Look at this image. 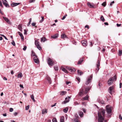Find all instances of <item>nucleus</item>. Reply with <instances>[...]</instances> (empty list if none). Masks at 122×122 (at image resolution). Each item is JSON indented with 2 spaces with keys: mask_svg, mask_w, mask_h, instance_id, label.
<instances>
[{
  "mask_svg": "<svg viewBox=\"0 0 122 122\" xmlns=\"http://www.w3.org/2000/svg\"><path fill=\"white\" fill-rule=\"evenodd\" d=\"M85 28H87L88 29H89V26L88 25H86L85 26Z\"/></svg>",
  "mask_w": 122,
  "mask_h": 122,
  "instance_id": "nucleus-60",
  "label": "nucleus"
},
{
  "mask_svg": "<svg viewBox=\"0 0 122 122\" xmlns=\"http://www.w3.org/2000/svg\"><path fill=\"white\" fill-rule=\"evenodd\" d=\"M64 116L61 117L60 122H64Z\"/></svg>",
  "mask_w": 122,
  "mask_h": 122,
  "instance_id": "nucleus-24",
  "label": "nucleus"
},
{
  "mask_svg": "<svg viewBox=\"0 0 122 122\" xmlns=\"http://www.w3.org/2000/svg\"><path fill=\"white\" fill-rule=\"evenodd\" d=\"M90 88H91L89 87H88L85 89V91L86 92H85L86 94L90 90Z\"/></svg>",
  "mask_w": 122,
  "mask_h": 122,
  "instance_id": "nucleus-18",
  "label": "nucleus"
},
{
  "mask_svg": "<svg viewBox=\"0 0 122 122\" xmlns=\"http://www.w3.org/2000/svg\"><path fill=\"white\" fill-rule=\"evenodd\" d=\"M18 33L19 35L20 36L21 39L23 41L24 40V37L23 34L20 32H18Z\"/></svg>",
  "mask_w": 122,
  "mask_h": 122,
  "instance_id": "nucleus-15",
  "label": "nucleus"
},
{
  "mask_svg": "<svg viewBox=\"0 0 122 122\" xmlns=\"http://www.w3.org/2000/svg\"><path fill=\"white\" fill-rule=\"evenodd\" d=\"M78 74V75L81 76L83 74V72L80 70H78L77 71Z\"/></svg>",
  "mask_w": 122,
  "mask_h": 122,
  "instance_id": "nucleus-22",
  "label": "nucleus"
},
{
  "mask_svg": "<svg viewBox=\"0 0 122 122\" xmlns=\"http://www.w3.org/2000/svg\"><path fill=\"white\" fill-rule=\"evenodd\" d=\"M58 36V34H56L53 36H51V37L53 38L54 39H55L57 38Z\"/></svg>",
  "mask_w": 122,
  "mask_h": 122,
  "instance_id": "nucleus-19",
  "label": "nucleus"
},
{
  "mask_svg": "<svg viewBox=\"0 0 122 122\" xmlns=\"http://www.w3.org/2000/svg\"><path fill=\"white\" fill-rule=\"evenodd\" d=\"M61 70L63 71L64 72H65L66 73H67L68 71H67L65 68H64L63 67H61Z\"/></svg>",
  "mask_w": 122,
  "mask_h": 122,
  "instance_id": "nucleus-23",
  "label": "nucleus"
},
{
  "mask_svg": "<svg viewBox=\"0 0 122 122\" xmlns=\"http://www.w3.org/2000/svg\"><path fill=\"white\" fill-rule=\"evenodd\" d=\"M53 122H57L56 118H53L52 119Z\"/></svg>",
  "mask_w": 122,
  "mask_h": 122,
  "instance_id": "nucleus-46",
  "label": "nucleus"
},
{
  "mask_svg": "<svg viewBox=\"0 0 122 122\" xmlns=\"http://www.w3.org/2000/svg\"><path fill=\"white\" fill-rule=\"evenodd\" d=\"M83 100H87L88 99V97L87 96H86L85 97L83 98Z\"/></svg>",
  "mask_w": 122,
  "mask_h": 122,
  "instance_id": "nucleus-38",
  "label": "nucleus"
},
{
  "mask_svg": "<svg viewBox=\"0 0 122 122\" xmlns=\"http://www.w3.org/2000/svg\"><path fill=\"white\" fill-rule=\"evenodd\" d=\"M66 93V92L65 91H62L61 93V95H65Z\"/></svg>",
  "mask_w": 122,
  "mask_h": 122,
  "instance_id": "nucleus-40",
  "label": "nucleus"
},
{
  "mask_svg": "<svg viewBox=\"0 0 122 122\" xmlns=\"http://www.w3.org/2000/svg\"><path fill=\"white\" fill-rule=\"evenodd\" d=\"M97 101L99 103H101L103 105L105 104V103L104 102V101L102 100H101L100 99H98Z\"/></svg>",
  "mask_w": 122,
  "mask_h": 122,
  "instance_id": "nucleus-13",
  "label": "nucleus"
},
{
  "mask_svg": "<svg viewBox=\"0 0 122 122\" xmlns=\"http://www.w3.org/2000/svg\"><path fill=\"white\" fill-rule=\"evenodd\" d=\"M47 113V109H44L42 110V113L43 114H44L45 113Z\"/></svg>",
  "mask_w": 122,
  "mask_h": 122,
  "instance_id": "nucleus-17",
  "label": "nucleus"
},
{
  "mask_svg": "<svg viewBox=\"0 0 122 122\" xmlns=\"http://www.w3.org/2000/svg\"><path fill=\"white\" fill-rule=\"evenodd\" d=\"M0 35L4 37V38L5 39L7 40H8V39L6 37V36H5L4 35L1 34Z\"/></svg>",
  "mask_w": 122,
  "mask_h": 122,
  "instance_id": "nucleus-49",
  "label": "nucleus"
},
{
  "mask_svg": "<svg viewBox=\"0 0 122 122\" xmlns=\"http://www.w3.org/2000/svg\"><path fill=\"white\" fill-rule=\"evenodd\" d=\"M23 76L22 74L21 73H20L19 74H18L17 77L18 78H20L22 77Z\"/></svg>",
  "mask_w": 122,
  "mask_h": 122,
  "instance_id": "nucleus-25",
  "label": "nucleus"
},
{
  "mask_svg": "<svg viewBox=\"0 0 122 122\" xmlns=\"http://www.w3.org/2000/svg\"><path fill=\"white\" fill-rule=\"evenodd\" d=\"M30 106L29 105H28V106H26L25 107V110H28Z\"/></svg>",
  "mask_w": 122,
  "mask_h": 122,
  "instance_id": "nucleus-43",
  "label": "nucleus"
},
{
  "mask_svg": "<svg viewBox=\"0 0 122 122\" xmlns=\"http://www.w3.org/2000/svg\"><path fill=\"white\" fill-rule=\"evenodd\" d=\"M119 87L120 88H121V86H122V83H120L119 84Z\"/></svg>",
  "mask_w": 122,
  "mask_h": 122,
  "instance_id": "nucleus-58",
  "label": "nucleus"
},
{
  "mask_svg": "<svg viewBox=\"0 0 122 122\" xmlns=\"http://www.w3.org/2000/svg\"><path fill=\"white\" fill-rule=\"evenodd\" d=\"M41 19L39 21V22L40 23H42L44 20V17L43 16H41Z\"/></svg>",
  "mask_w": 122,
  "mask_h": 122,
  "instance_id": "nucleus-34",
  "label": "nucleus"
},
{
  "mask_svg": "<svg viewBox=\"0 0 122 122\" xmlns=\"http://www.w3.org/2000/svg\"><path fill=\"white\" fill-rule=\"evenodd\" d=\"M100 19L101 20L103 21L104 22L105 21V19H104L103 16L102 15Z\"/></svg>",
  "mask_w": 122,
  "mask_h": 122,
  "instance_id": "nucleus-37",
  "label": "nucleus"
},
{
  "mask_svg": "<svg viewBox=\"0 0 122 122\" xmlns=\"http://www.w3.org/2000/svg\"><path fill=\"white\" fill-rule=\"evenodd\" d=\"M79 114L81 117H82L83 116V113L82 112L80 111L79 112Z\"/></svg>",
  "mask_w": 122,
  "mask_h": 122,
  "instance_id": "nucleus-20",
  "label": "nucleus"
},
{
  "mask_svg": "<svg viewBox=\"0 0 122 122\" xmlns=\"http://www.w3.org/2000/svg\"><path fill=\"white\" fill-rule=\"evenodd\" d=\"M18 28L20 31H22V27L21 25H19L18 26Z\"/></svg>",
  "mask_w": 122,
  "mask_h": 122,
  "instance_id": "nucleus-27",
  "label": "nucleus"
},
{
  "mask_svg": "<svg viewBox=\"0 0 122 122\" xmlns=\"http://www.w3.org/2000/svg\"><path fill=\"white\" fill-rule=\"evenodd\" d=\"M31 25L32 26H35L36 25V23H33L31 24Z\"/></svg>",
  "mask_w": 122,
  "mask_h": 122,
  "instance_id": "nucleus-51",
  "label": "nucleus"
},
{
  "mask_svg": "<svg viewBox=\"0 0 122 122\" xmlns=\"http://www.w3.org/2000/svg\"><path fill=\"white\" fill-rule=\"evenodd\" d=\"M68 110V108L67 107H66L63 109V111L64 112L66 113L67 112Z\"/></svg>",
  "mask_w": 122,
  "mask_h": 122,
  "instance_id": "nucleus-30",
  "label": "nucleus"
},
{
  "mask_svg": "<svg viewBox=\"0 0 122 122\" xmlns=\"http://www.w3.org/2000/svg\"><path fill=\"white\" fill-rule=\"evenodd\" d=\"M106 112L108 114H110L112 111L111 107L109 105H107L106 106Z\"/></svg>",
  "mask_w": 122,
  "mask_h": 122,
  "instance_id": "nucleus-2",
  "label": "nucleus"
},
{
  "mask_svg": "<svg viewBox=\"0 0 122 122\" xmlns=\"http://www.w3.org/2000/svg\"><path fill=\"white\" fill-rule=\"evenodd\" d=\"M34 60L35 63L37 64L39 63V60L37 57V56H35L34 57Z\"/></svg>",
  "mask_w": 122,
  "mask_h": 122,
  "instance_id": "nucleus-10",
  "label": "nucleus"
},
{
  "mask_svg": "<svg viewBox=\"0 0 122 122\" xmlns=\"http://www.w3.org/2000/svg\"><path fill=\"white\" fill-rule=\"evenodd\" d=\"M85 94V92H84V89H81L80 90V92L79 93V95L82 96L84 94Z\"/></svg>",
  "mask_w": 122,
  "mask_h": 122,
  "instance_id": "nucleus-8",
  "label": "nucleus"
},
{
  "mask_svg": "<svg viewBox=\"0 0 122 122\" xmlns=\"http://www.w3.org/2000/svg\"><path fill=\"white\" fill-rule=\"evenodd\" d=\"M35 0H30V3L33 2H35Z\"/></svg>",
  "mask_w": 122,
  "mask_h": 122,
  "instance_id": "nucleus-57",
  "label": "nucleus"
},
{
  "mask_svg": "<svg viewBox=\"0 0 122 122\" xmlns=\"http://www.w3.org/2000/svg\"><path fill=\"white\" fill-rule=\"evenodd\" d=\"M114 80L113 77H111L107 81V84L109 86L111 85L113 82Z\"/></svg>",
  "mask_w": 122,
  "mask_h": 122,
  "instance_id": "nucleus-4",
  "label": "nucleus"
},
{
  "mask_svg": "<svg viewBox=\"0 0 122 122\" xmlns=\"http://www.w3.org/2000/svg\"><path fill=\"white\" fill-rule=\"evenodd\" d=\"M100 61L99 60H98L97 61V67H99L100 66Z\"/></svg>",
  "mask_w": 122,
  "mask_h": 122,
  "instance_id": "nucleus-31",
  "label": "nucleus"
},
{
  "mask_svg": "<svg viewBox=\"0 0 122 122\" xmlns=\"http://www.w3.org/2000/svg\"><path fill=\"white\" fill-rule=\"evenodd\" d=\"M102 5L104 7H105L106 5V2L105 1L102 4Z\"/></svg>",
  "mask_w": 122,
  "mask_h": 122,
  "instance_id": "nucleus-42",
  "label": "nucleus"
},
{
  "mask_svg": "<svg viewBox=\"0 0 122 122\" xmlns=\"http://www.w3.org/2000/svg\"><path fill=\"white\" fill-rule=\"evenodd\" d=\"M105 110L101 108L99 111H98L99 122H107V120L104 119V117L105 113Z\"/></svg>",
  "mask_w": 122,
  "mask_h": 122,
  "instance_id": "nucleus-1",
  "label": "nucleus"
},
{
  "mask_svg": "<svg viewBox=\"0 0 122 122\" xmlns=\"http://www.w3.org/2000/svg\"><path fill=\"white\" fill-rule=\"evenodd\" d=\"M113 77L114 78V79L115 81L117 80V78L116 75H115V76Z\"/></svg>",
  "mask_w": 122,
  "mask_h": 122,
  "instance_id": "nucleus-56",
  "label": "nucleus"
},
{
  "mask_svg": "<svg viewBox=\"0 0 122 122\" xmlns=\"http://www.w3.org/2000/svg\"><path fill=\"white\" fill-rule=\"evenodd\" d=\"M11 44L13 46H15V44L14 41L13 40L12 41V42H11Z\"/></svg>",
  "mask_w": 122,
  "mask_h": 122,
  "instance_id": "nucleus-48",
  "label": "nucleus"
},
{
  "mask_svg": "<svg viewBox=\"0 0 122 122\" xmlns=\"http://www.w3.org/2000/svg\"><path fill=\"white\" fill-rule=\"evenodd\" d=\"M31 98L34 102H36V100L34 99V97L33 95H31Z\"/></svg>",
  "mask_w": 122,
  "mask_h": 122,
  "instance_id": "nucleus-32",
  "label": "nucleus"
},
{
  "mask_svg": "<svg viewBox=\"0 0 122 122\" xmlns=\"http://www.w3.org/2000/svg\"><path fill=\"white\" fill-rule=\"evenodd\" d=\"M99 69V67H97V68L96 69V71H97V72H98Z\"/></svg>",
  "mask_w": 122,
  "mask_h": 122,
  "instance_id": "nucleus-54",
  "label": "nucleus"
},
{
  "mask_svg": "<svg viewBox=\"0 0 122 122\" xmlns=\"http://www.w3.org/2000/svg\"><path fill=\"white\" fill-rule=\"evenodd\" d=\"M70 97L68 96L65 98V100L62 102V104H65L66 103L68 102L69 101V99H70Z\"/></svg>",
  "mask_w": 122,
  "mask_h": 122,
  "instance_id": "nucleus-7",
  "label": "nucleus"
},
{
  "mask_svg": "<svg viewBox=\"0 0 122 122\" xmlns=\"http://www.w3.org/2000/svg\"><path fill=\"white\" fill-rule=\"evenodd\" d=\"M119 118L121 120L122 119V116H121V115H120L119 116Z\"/></svg>",
  "mask_w": 122,
  "mask_h": 122,
  "instance_id": "nucleus-64",
  "label": "nucleus"
},
{
  "mask_svg": "<svg viewBox=\"0 0 122 122\" xmlns=\"http://www.w3.org/2000/svg\"><path fill=\"white\" fill-rule=\"evenodd\" d=\"M68 69L70 71L72 72H74L76 71L75 69H72L71 67H69Z\"/></svg>",
  "mask_w": 122,
  "mask_h": 122,
  "instance_id": "nucleus-16",
  "label": "nucleus"
},
{
  "mask_svg": "<svg viewBox=\"0 0 122 122\" xmlns=\"http://www.w3.org/2000/svg\"><path fill=\"white\" fill-rule=\"evenodd\" d=\"M76 79L79 81V82H78V83H79L80 82V78L78 77H76Z\"/></svg>",
  "mask_w": 122,
  "mask_h": 122,
  "instance_id": "nucleus-45",
  "label": "nucleus"
},
{
  "mask_svg": "<svg viewBox=\"0 0 122 122\" xmlns=\"http://www.w3.org/2000/svg\"><path fill=\"white\" fill-rule=\"evenodd\" d=\"M48 64L49 65L52 66L53 65L54 62L52 61L51 59L50 58H48L47 59Z\"/></svg>",
  "mask_w": 122,
  "mask_h": 122,
  "instance_id": "nucleus-6",
  "label": "nucleus"
},
{
  "mask_svg": "<svg viewBox=\"0 0 122 122\" xmlns=\"http://www.w3.org/2000/svg\"><path fill=\"white\" fill-rule=\"evenodd\" d=\"M114 1H113L112 2L110 3V5L111 6H112V4H114Z\"/></svg>",
  "mask_w": 122,
  "mask_h": 122,
  "instance_id": "nucleus-53",
  "label": "nucleus"
},
{
  "mask_svg": "<svg viewBox=\"0 0 122 122\" xmlns=\"http://www.w3.org/2000/svg\"><path fill=\"white\" fill-rule=\"evenodd\" d=\"M2 2L4 5L6 7H9V5L8 4V2L6 0H2Z\"/></svg>",
  "mask_w": 122,
  "mask_h": 122,
  "instance_id": "nucleus-9",
  "label": "nucleus"
},
{
  "mask_svg": "<svg viewBox=\"0 0 122 122\" xmlns=\"http://www.w3.org/2000/svg\"><path fill=\"white\" fill-rule=\"evenodd\" d=\"M26 48H27V47L26 46H24V47L23 48V50L24 51H25L26 49Z\"/></svg>",
  "mask_w": 122,
  "mask_h": 122,
  "instance_id": "nucleus-50",
  "label": "nucleus"
},
{
  "mask_svg": "<svg viewBox=\"0 0 122 122\" xmlns=\"http://www.w3.org/2000/svg\"><path fill=\"white\" fill-rule=\"evenodd\" d=\"M119 56H121L122 54V51L121 50H119Z\"/></svg>",
  "mask_w": 122,
  "mask_h": 122,
  "instance_id": "nucleus-41",
  "label": "nucleus"
},
{
  "mask_svg": "<svg viewBox=\"0 0 122 122\" xmlns=\"http://www.w3.org/2000/svg\"><path fill=\"white\" fill-rule=\"evenodd\" d=\"M88 6L90 8H96V6L93 3H90L89 2H88L87 3Z\"/></svg>",
  "mask_w": 122,
  "mask_h": 122,
  "instance_id": "nucleus-3",
  "label": "nucleus"
},
{
  "mask_svg": "<svg viewBox=\"0 0 122 122\" xmlns=\"http://www.w3.org/2000/svg\"><path fill=\"white\" fill-rule=\"evenodd\" d=\"M66 16H67V15H65L61 19V20H64Z\"/></svg>",
  "mask_w": 122,
  "mask_h": 122,
  "instance_id": "nucleus-47",
  "label": "nucleus"
},
{
  "mask_svg": "<svg viewBox=\"0 0 122 122\" xmlns=\"http://www.w3.org/2000/svg\"><path fill=\"white\" fill-rule=\"evenodd\" d=\"M66 35L65 34H63L61 35V38L64 39L66 38Z\"/></svg>",
  "mask_w": 122,
  "mask_h": 122,
  "instance_id": "nucleus-28",
  "label": "nucleus"
},
{
  "mask_svg": "<svg viewBox=\"0 0 122 122\" xmlns=\"http://www.w3.org/2000/svg\"><path fill=\"white\" fill-rule=\"evenodd\" d=\"M31 56H37L35 54L34 52L33 51H32Z\"/></svg>",
  "mask_w": 122,
  "mask_h": 122,
  "instance_id": "nucleus-33",
  "label": "nucleus"
},
{
  "mask_svg": "<svg viewBox=\"0 0 122 122\" xmlns=\"http://www.w3.org/2000/svg\"><path fill=\"white\" fill-rule=\"evenodd\" d=\"M54 68L55 70L56 71H57L58 69V68L57 66H55L54 67Z\"/></svg>",
  "mask_w": 122,
  "mask_h": 122,
  "instance_id": "nucleus-44",
  "label": "nucleus"
},
{
  "mask_svg": "<svg viewBox=\"0 0 122 122\" xmlns=\"http://www.w3.org/2000/svg\"><path fill=\"white\" fill-rule=\"evenodd\" d=\"M3 18L5 20L8 24H11L10 22V21L6 17H3Z\"/></svg>",
  "mask_w": 122,
  "mask_h": 122,
  "instance_id": "nucleus-14",
  "label": "nucleus"
},
{
  "mask_svg": "<svg viewBox=\"0 0 122 122\" xmlns=\"http://www.w3.org/2000/svg\"><path fill=\"white\" fill-rule=\"evenodd\" d=\"M13 111V109L12 108H11L10 109V112H12Z\"/></svg>",
  "mask_w": 122,
  "mask_h": 122,
  "instance_id": "nucleus-55",
  "label": "nucleus"
},
{
  "mask_svg": "<svg viewBox=\"0 0 122 122\" xmlns=\"http://www.w3.org/2000/svg\"><path fill=\"white\" fill-rule=\"evenodd\" d=\"M56 103H55L53 105H51V107H53L56 105Z\"/></svg>",
  "mask_w": 122,
  "mask_h": 122,
  "instance_id": "nucleus-63",
  "label": "nucleus"
},
{
  "mask_svg": "<svg viewBox=\"0 0 122 122\" xmlns=\"http://www.w3.org/2000/svg\"><path fill=\"white\" fill-rule=\"evenodd\" d=\"M47 80L48 81V82L49 84H50L51 83V79L49 77H48L47 78Z\"/></svg>",
  "mask_w": 122,
  "mask_h": 122,
  "instance_id": "nucleus-29",
  "label": "nucleus"
},
{
  "mask_svg": "<svg viewBox=\"0 0 122 122\" xmlns=\"http://www.w3.org/2000/svg\"><path fill=\"white\" fill-rule=\"evenodd\" d=\"M113 88L114 87L113 86H111L109 88L108 90L110 91L109 93H111V92H112V91L113 89Z\"/></svg>",
  "mask_w": 122,
  "mask_h": 122,
  "instance_id": "nucleus-21",
  "label": "nucleus"
},
{
  "mask_svg": "<svg viewBox=\"0 0 122 122\" xmlns=\"http://www.w3.org/2000/svg\"><path fill=\"white\" fill-rule=\"evenodd\" d=\"M121 25V24H118L117 23V26L118 27L120 26Z\"/></svg>",
  "mask_w": 122,
  "mask_h": 122,
  "instance_id": "nucleus-61",
  "label": "nucleus"
},
{
  "mask_svg": "<svg viewBox=\"0 0 122 122\" xmlns=\"http://www.w3.org/2000/svg\"><path fill=\"white\" fill-rule=\"evenodd\" d=\"M20 86L21 88H24V87H23V86L22 85L20 84Z\"/></svg>",
  "mask_w": 122,
  "mask_h": 122,
  "instance_id": "nucleus-62",
  "label": "nucleus"
},
{
  "mask_svg": "<svg viewBox=\"0 0 122 122\" xmlns=\"http://www.w3.org/2000/svg\"><path fill=\"white\" fill-rule=\"evenodd\" d=\"M24 34L25 35L27 34V31L25 30H24Z\"/></svg>",
  "mask_w": 122,
  "mask_h": 122,
  "instance_id": "nucleus-59",
  "label": "nucleus"
},
{
  "mask_svg": "<svg viewBox=\"0 0 122 122\" xmlns=\"http://www.w3.org/2000/svg\"><path fill=\"white\" fill-rule=\"evenodd\" d=\"M83 61V60L82 59H80V60L78 61L77 63V64L78 65L80 64H81L82 63Z\"/></svg>",
  "mask_w": 122,
  "mask_h": 122,
  "instance_id": "nucleus-26",
  "label": "nucleus"
},
{
  "mask_svg": "<svg viewBox=\"0 0 122 122\" xmlns=\"http://www.w3.org/2000/svg\"><path fill=\"white\" fill-rule=\"evenodd\" d=\"M92 75H91L90 77H89L88 79L87 80V81L86 82L85 84H86L87 85L90 82H91L92 79Z\"/></svg>",
  "mask_w": 122,
  "mask_h": 122,
  "instance_id": "nucleus-5",
  "label": "nucleus"
},
{
  "mask_svg": "<svg viewBox=\"0 0 122 122\" xmlns=\"http://www.w3.org/2000/svg\"><path fill=\"white\" fill-rule=\"evenodd\" d=\"M45 39L46 38L45 37H43L41 39V41H43V42H44L45 41Z\"/></svg>",
  "mask_w": 122,
  "mask_h": 122,
  "instance_id": "nucleus-36",
  "label": "nucleus"
},
{
  "mask_svg": "<svg viewBox=\"0 0 122 122\" xmlns=\"http://www.w3.org/2000/svg\"><path fill=\"white\" fill-rule=\"evenodd\" d=\"M35 45L36 46H37L39 45V42L38 41H37L36 40L35 41Z\"/></svg>",
  "mask_w": 122,
  "mask_h": 122,
  "instance_id": "nucleus-35",
  "label": "nucleus"
},
{
  "mask_svg": "<svg viewBox=\"0 0 122 122\" xmlns=\"http://www.w3.org/2000/svg\"><path fill=\"white\" fill-rule=\"evenodd\" d=\"M20 4V3H15L13 2L11 4V5L13 7H14Z\"/></svg>",
  "mask_w": 122,
  "mask_h": 122,
  "instance_id": "nucleus-12",
  "label": "nucleus"
},
{
  "mask_svg": "<svg viewBox=\"0 0 122 122\" xmlns=\"http://www.w3.org/2000/svg\"><path fill=\"white\" fill-rule=\"evenodd\" d=\"M75 122H79L77 118H75L74 120Z\"/></svg>",
  "mask_w": 122,
  "mask_h": 122,
  "instance_id": "nucleus-52",
  "label": "nucleus"
},
{
  "mask_svg": "<svg viewBox=\"0 0 122 122\" xmlns=\"http://www.w3.org/2000/svg\"><path fill=\"white\" fill-rule=\"evenodd\" d=\"M81 42L82 45L84 46H86L87 45V43L86 40L82 41Z\"/></svg>",
  "mask_w": 122,
  "mask_h": 122,
  "instance_id": "nucleus-11",
  "label": "nucleus"
},
{
  "mask_svg": "<svg viewBox=\"0 0 122 122\" xmlns=\"http://www.w3.org/2000/svg\"><path fill=\"white\" fill-rule=\"evenodd\" d=\"M36 47L37 48L40 50H41L42 49L41 48L40 45L37 46Z\"/></svg>",
  "mask_w": 122,
  "mask_h": 122,
  "instance_id": "nucleus-39",
  "label": "nucleus"
}]
</instances>
